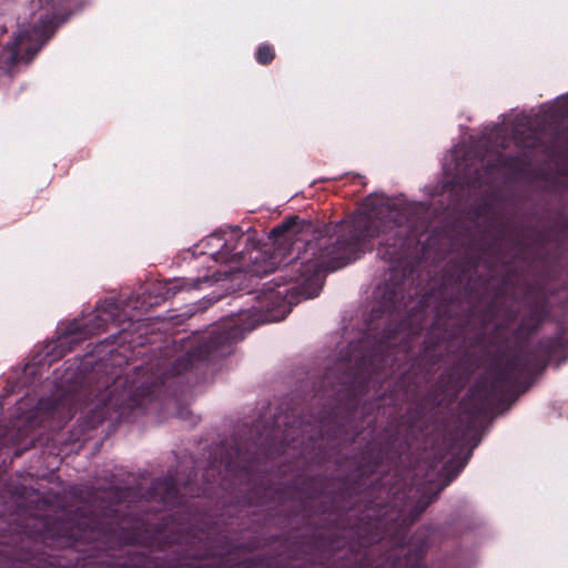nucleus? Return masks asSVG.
<instances>
[{
    "instance_id": "f257e3e1",
    "label": "nucleus",
    "mask_w": 568,
    "mask_h": 568,
    "mask_svg": "<svg viewBox=\"0 0 568 568\" xmlns=\"http://www.w3.org/2000/svg\"><path fill=\"white\" fill-rule=\"evenodd\" d=\"M450 483H163V568H425L413 524Z\"/></svg>"
},
{
    "instance_id": "f03ea898",
    "label": "nucleus",
    "mask_w": 568,
    "mask_h": 568,
    "mask_svg": "<svg viewBox=\"0 0 568 568\" xmlns=\"http://www.w3.org/2000/svg\"><path fill=\"white\" fill-rule=\"evenodd\" d=\"M368 210L335 225L333 234L321 235L307 241L298 258L280 270L274 277L263 284L256 300V311H271L278 306L291 291L306 297L318 295L326 273L345 267L359 257L367 243L383 234L378 255L388 262L403 256L416 229L415 205L400 209L388 204L379 207L375 197L364 201Z\"/></svg>"
},
{
    "instance_id": "7ed1b4c3",
    "label": "nucleus",
    "mask_w": 568,
    "mask_h": 568,
    "mask_svg": "<svg viewBox=\"0 0 568 568\" xmlns=\"http://www.w3.org/2000/svg\"><path fill=\"white\" fill-rule=\"evenodd\" d=\"M524 300L528 312L491 357L485 376L469 388L460 400L463 413L470 420L490 413L505 399H515L529 387L532 378L552 361L558 365L568 359V327L558 323L551 337L540 338L535 347L530 338L542 327L550 314L549 298L538 283L525 285Z\"/></svg>"
},
{
    "instance_id": "20e7f679",
    "label": "nucleus",
    "mask_w": 568,
    "mask_h": 568,
    "mask_svg": "<svg viewBox=\"0 0 568 568\" xmlns=\"http://www.w3.org/2000/svg\"><path fill=\"white\" fill-rule=\"evenodd\" d=\"M242 338V332L236 325L216 327L201 343L175 358L170 367L160 362L134 367L132 377L116 378L111 386L106 385L105 393L95 394L97 404L83 418L84 427L97 428L112 417V412L118 413L119 418H125L135 410L145 408L162 396L171 378L193 369L200 362L227 356L233 345Z\"/></svg>"
},
{
    "instance_id": "39448f33",
    "label": "nucleus",
    "mask_w": 568,
    "mask_h": 568,
    "mask_svg": "<svg viewBox=\"0 0 568 568\" xmlns=\"http://www.w3.org/2000/svg\"><path fill=\"white\" fill-rule=\"evenodd\" d=\"M39 12L30 30L20 31L4 47L10 67L20 62L29 63L42 47L53 37L57 29L64 23L87 0H38Z\"/></svg>"
},
{
    "instance_id": "423d86ee",
    "label": "nucleus",
    "mask_w": 568,
    "mask_h": 568,
    "mask_svg": "<svg viewBox=\"0 0 568 568\" xmlns=\"http://www.w3.org/2000/svg\"><path fill=\"white\" fill-rule=\"evenodd\" d=\"M132 321L123 307L114 298H106L95 306L92 314L74 318L58 327L57 338L45 346V357L49 364L61 359L71 352L75 345L90 336L101 334L110 324L121 325L125 321Z\"/></svg>"
},
{
    "instance_id": "0eeeda50",
    "label": "nucleus",
    "mask_w": 568,
    "mask_h": 568,
    "mask_svg": "<svg viewBox=\"0 0 568 568\" xmlns=\"http://www.w3.org/2000/svg\"><path fill=\"white\" fill-rule=\"evenodd\" d=\"M503 241H509L516 246V260L527 262L530 248L542 251L548 244H554L557 247L568 244V216L562 212L557 213L551 223L542 227L530 243L521 239L518 232H507L506 226L500 225L491 246L499 250Z\"/></svg>"
},
{
    "instance_id": "6e6552de",
    "label": "nucleus",
    "mask_w": 568,
    "mask_h": 568,
    "mask_svg": "<svg viewBox=\"0 0 568 568\" xmlns=\"http://www.w3.org/2000/svg\"><path fill=\"white\" fill-rule=\"evenodd\" d=\"M91 393L88 394L82 387H69L62 390L57 396L40 398L37 405V410L43 419L57 420L58 424H65L82 407L84 400L82 396L90 400Z\"/></svg>"
},
{
    "instance_id": "1a4fd4ad",
    "label": "nucleus",
    "mask_w": 568,
    "mask_h": 568,
    "mask_svg": "<svg viewBox=\"0 0 568 568\" xmlns=\"http://www.w3.org/2000/svg\"><path fill=\"white\" fill-rule=\"evenodd\" d=\"M214 261L220 263H243L248 246V237L237 231L214 233L203 241Z\"/></svg>"
},
{
    "instance_id": "9d476101",
    "label": "nucleus",
    "mask_w": 568,
    "mask_h": 568,
    "mask_svg": "<svg viewBox=\"0 0 568 568\" xmlns=\"http://www.w3.org/2000/svg\"><path fill=\"white\" fill-rule=\"evenodd\" d=\"M509 285H505L500 280L493 288V295L486 303L484 308L480 311V321L484 325L491 323L496 318L500 320V323L496 325V331H506L509 325L514 323L518 316V312L515 308L516 297L511 295V303L507 304L508 288Z\"/></svg>"
},
{
    "instance_id": "9b49d317",
    "label": "nucleus",
    "mask_w": 568,
    "mask_h": 568,
    "mask_svg": "<svg viewBox=\"0 0 568 568\" xmlns=\"http://www.w3.org/2000/svg\"><path fill=\"white\" fill-rule=\"evenodd\" d=\"M302 227L303 221L298 216H288L271 230L270 237L275 242H291L302 231Z\"/></svg>"
},
{
    "instance_id": "f8f14e48",
    "label": "nucleus",
    "mask_w": 568,
    "mask_h": 568,
    "mask_svg": "<svg viewBox=\"0 0 568 568\" xmlns=\"http://www.w3.org/2000/svg\"><path fill=\"white\" fill-rule=\"evenodd\" d=\"M497 162L500 166L509 169L511 171H524L527 166V161L523 156L519 155H503L500 154L497 159Z\"/></svg>"
},
{
    "instance_id": "ddd939ff",
    "label": "nucleus",
    "mask_w": 568,
    "mask_h": 568,
    "mask_svg": "<svg viewBox=\"0 0 568 568\" xmlns=\"http://www.w3.org/2000/svg\"><path fill=\"white\" fill-rule=\"evenodd\" d=\"M275 59V50L268 43H262L255 52V60L261 65H268Z\"/></svg>"
},
{
    "instance_id": "4468645a",
    "label": "nucleus",
    "mask_w": 568,
    "mask_h": 568,
    "mask_svg": "<svg viewBox=\"0 0 568 568\" xmlns=\"http://www.w3.org/2000/svg\"><path fill=\"white\" fill-rule=\"evenodd\" d=\"M211 282V278L209 276L203 277H196V278H183L181 281H178V284L172 287L175 294L180 290H196L201 287L202 283Z\"/></svg>"
},
{
    "instance_id": "2eb2a0df",
    "label": "nucleus",
    "mask_w": 568,
    "mask_h": 568,
    "mask_svg": "<svg viewBox=\"0 0 568 568\" xmlns=\"http://www.w3.org/2000/svg\"><path fill=\"white\" fill-rule=\"evenodd\" d=\"M503 266L506 268L505 274L501 276L503 283L511 286V288L515 287V280L519 277L518 268L515 267L510 261H504Z\"/></svg>"
},
{
    "instance_id": "dca6fc26",
    "label": "nucleus",
    "mask_w": 568,
    "mask_h": 568,
    "mask_svg": "<svg viewBox=\"0 0 568 568\" xmlns=\"http://www.w3.org/2000/svg\"><path fill=\"white\" fill-rule=\"evenodd\" d=\"M514 136L519 141L520 144L525 148L534 149L538 144L537 134L530 131L526 138L519 135V129L514 130Z\"/></svg>"
},
{
    "instance_id": "f3484780",
    "label": "nucleus",
    "mask_w": 568,
    "mask_h": 568,
    "mask_svg": "<svg viewBox=\"0 0 568 568\" xmlns=\"http://www.w3.org/2000/svg\"><path fill=\"white\" fill-rule=\"evenodd\" d=\"M124 306L131 307L133 310H146V307L144 306V302L140 303L139 296H136V298L134 301L129 300Z\"/></svg>"
},
{
    "instance_id": "a211bd4d",
    "label": "nucleus",
    "mask_w": 568,
    "mask_h": 568,
    "mask_svg": "<svg viewBox=\"0 0 568 568\" xmlns=\"http://www.w3.org/2000/svg\"><path fill=\"white\" fill-rule=\"evenodd\" d=\"M355 178L358 179L359 181L363 179L361 175H356Z\"/></svg>"
}]
</instances>
